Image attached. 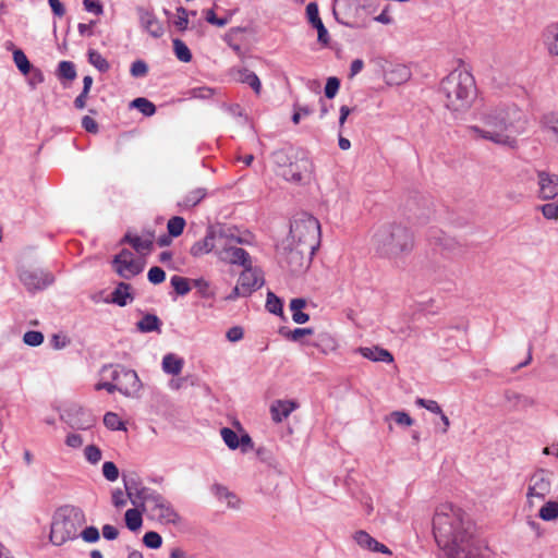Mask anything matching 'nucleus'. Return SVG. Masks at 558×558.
Listing matches in <instances>:
<instances>
[{
	"instance_id": "obj_1",
	"label": "nucleus",
	"mask_w": 558,
	"mask_h": 558,
	"mask_svg": "<svg viewBox=\"0 0 558 558\" xmlns=\"http://www.w3.org/2000/svg\"><path fill=\"white\" fill-rule=\"evenodd\" d=\"M319 244V221L303 213L294 217L289 235L277 246V251L281 263L296 274L308 268Z\"/></svg>"
},
{
	"instance_id": "obj_2",
	"label": "nucleus",
	"mask_w": 558,
	"mask_h": 558,
	"mask_svg": "<svg viewBox=\"0 0 558 558\" xmlns=\"http://www.w3.org/2000/svg\"><path fill=\"white\" fill-rule=\"evenodd\" d=\"M481 125H471L470 133L478 140L514 148L518 136L525 131V116L514 105L488 108L480 114Z\"/></svg>"
},
{
	"instance_id": "obj_3",
	"label": "nucleus",
	"mask_w": 558,
	"mask_h": 558,
	"mask_svg": "<svg viewBox=\"0 0 558 558\" xmlns=\"http://www.w3.org/2000/svg\"><path fill=\"white\" fill-rule=\"evenodd\" d=\"M433 533L446 556H457L475 538V526L462 508L452 504H441L435 510Z\"/></svg>"
},
{
	"instance_id": "obj_4",
	"label": "nucleus",
	"mask_w": 558,
	"mask_h": 558,
	"mask_svg": "<svg viewBox=\"0 0 558 558\" xmlns=\"http://www.w3.org/2000/svg\"><path fill=\"white\" fill-rule=\"evenodd\" d=\"M439 98L444 107L456 118L470 110L477 89L473 75L464 69H456L440 82Z\"/></svg>"
},
{
	"instance_id": "obj_5",
	"label": "nucleus",
	"mask_w": 558,
	"mask_h": 558,
	"mask_svg": "<svg viewBox=\"0 0 558 558\" xmlns=\"http://www.w3.org/2000/svg\"><path fill=\"white\" fill-rule=\"evenodd\" d=\"M371 243L378 255L398 262L414 248V234L403 223L385 222L375 228Z\"/></svg>"
},
{
	"instance_id": "obj_6",
	"label": "nucleus",
	"mask_w": 558,
	"mask_h": 558,
	"mask_svg": "<svg viewBox=\"0 0 558 558\" xmlns=\"http://www.w3.org/2000/svg\"><path fill=\"white\" fill-rule=\"evenodd\" d=\"M276 173L293 184L310 182L313 173V162L304 154H294L291 150L278 149L271 156Z\"/></svg>"
},
{
	"instance_id": "obj_7",
	"label": "nucleus",
	"mask_w": 558,
	"mask_h": 558,
	"mask_svg": "<svg viewBox=\"0 0 558 558\" xmlns=\"http://www.w3.org/2000/svg\"><path fill=\"white\" fill-rule=\"evenodd\" d=\"M84 523V513L78 508L64 506L59 508L51 521L49 539L54 546H61L75 539Z\"/></svg>"
},
{
	"instance_id": "obj_8",
	"label": "nucleus",
	"mask_w": 558,
	"mask_h": 558,
	"mask_svg": "<svg viewBox=\"0 0 558 558\" xmlns=\"http://www.w3.org/2000/svg\"><path fill=\"white\" fill-rule=\"evenodd\" d=\"M126 490L129 489L126 488ZM128 496L134 506H138L137 499L141 500L144 510L149 513L151 519L159 523L178 524L180 522V515L172 505L156 490L143 487L137 492L135 499L131 492H128Z\"/></svg>"
},
{
	"instance_id": "obj_9",
	"label": "nucleus",
	"mask_w": 558,
	"mask_h": 558,
	"mask_svg": "<svg viewBox=\"0 0 558 558\" xmlns=\"http://www.w3.org/2000/svg\"><path fill=\"white\" fill-rule=\"evenodd\" d=\"M241 243L242 240L235 228L222 226L220 238L217 242V257L228 264L247 265V259L251 257L245 250L239 247Z\"/></svg>"
},
{
	"instance_id": "obj_10",
	"label": "nucleus",
	"mask_w": 558,
	"mask_h": 558,
	"mask_svg": "<svg viewBox=\"0 0 558 558\" xmlns=\"http://www.w3.org/2000/svg\"><path fill=\"white\" fill-rule=\"evenodd\" d=\"M551 490V475L547 470L538 469L526 480V507L533 510L543 502Z\"/></svg>"
},
{
	"instance_id": "obj_11",
	"label": "nucleus",
	"mask_w": 558,
	"mask_h": 558,
	"mask_svg": "<svg viewBox=\"0 0 558 558\" xmlns=\"http://www.w3.org/2000/svg\"><path fill=\"white\" fill-rule=\"evenodd\" d=\"M107 373H109V378L117 383L118 391L125 397L136 396L142 388L141 380L135 371L128 369L120 365L113 368L112 366H104L100 371V375L106 377Z\"/></svg>"
},
{
	"instance_id": "obj_12",
	"label": "nucleus",
	"mask_w": 558,
	"mask_h": 558,
	"mask_svg": "<svg viewBox=\"0 0 558 558\" xmlns=\"http://www.w3.org/2000/svg\"><path fill=\"white\" fill-rule=\"evenodd\" d=\"M112 265L116 272L124 279H131L144 269V263L136 259L129 250H122L116 255Z\"/></svg>"
},
{
	"instance_id": "obj_13",
	"label": "nucleus",
	"mask_w": 558,
	"mask_h": 558,
	"mask_svg": "<svg viewBox=\"0 0 558 558\" xmlns=\"http://www.w3.org/2000/svg\"><path fill=\"white\" fill-rule=\"evenodd\" d=\"M19 278L29 292L44 290L53 282V276L44 269H23Z\"/></svg>"
},
{
	"instance_id": "obj_14",
	"label": "nucleus",
	"mask_w": 558,
	"mask_h": 558,
	"mask_svg": "<svg viewBox=\"0 0 558 558\" xmlns=\"http://www.w3.org/2000/svg\"><path fill=\"white\" fill-rule=\"evenodd\" d=\"M363 10L359 0H336L333 3V14L336 19L348 26L356 23Z\"/></svg>"
},
{
	"instance_id": "obj_15",
	"label": "nucleus",
	"mask_w": 558,
	"mask_h": 558,
	"mask_svg": "<svg viewBox=\"0 0 558 558\" xmlns=\"http://www.w3.org/2000/svg\"><path fill=\"white\" fill-rule=\"evenodd\" d=\"M243 271L240 274L238 282L243 287L244 293L252 294L264 284L263 272L258 267H253L251 258L247 265H241Z\"/></svg>"
},
{
	"instance_id": "obj_16",
	"label": "nucleus",
	"mask_w": 558,
	"mask_h": 558,
	"mask_svg": "<svg viewBox=\"0 0 558 558\" xmlns=\"http://www.w3.org/2000/svg\"><path fill=\"white\" fill-rule=\"evenodd\" d=\"M221 227L222 226L209 227L205 238L203 240L195 242L192 245L190 250L191 255H193L194 257H199L210 252L216 253L217 242L219 241L220 238Z\"/></svg>"
},
{
	"instance_id": "obj_17",
	"label": "nucleus",
	"mask_w": 558,
	"mask_h": 558,
	"mask_svg": "<svg viewBox=\"0 0 558 558\" xmlns=\"http://www.w3.org/2000/svg\"><path fill=\"white\" fill-rule=\"evenodd\" d=\"M502 399L509 412H523L535 405L533 398L512 389L505 390Z\"/></svg>"
},
{
	"instance_id": "obj_18",
	"label": "nucleus",
	"mask_w": 558,
	"mask_h": 558,
	"mask_svg": "<svg viewBox=\"0 0 558 558\" xmlns=\"http://www.w3.org/2000/svg\"><path fill=\"white\" fill-rule=\"evenodd\" d=\"M220 435H221L225 444L231 450H235V449L240 448L242 452H247L248 450L253 449V447H254L252 438L246 433H243L239 437L238 434L233 429H231L229 427H223L220 430Z\"/></svg>"
},
{
	"instance_id": "obj_19",
	"label": "nucleus",
	"mask_w": 558,
	"mask_h": 558,
	"mask_svg": "<svg viewBox=\"0 0 558 558\" xmlns=\"http://www.w3.org/2000/svg\"><path fill=\"white\" fill-rule=\"evenodd\" d=\"M539 197L553 199L558 195V175L546 171L537 172Z\"/></svg>"
},
{
	"instance_id": "obj_20",
	"label": "nucleus",
	"mask_w": 558,
	"mask_h": 558,
	"mask_svg": "<svg viewBox=\"0 0 558 558\" xmlns=\"http://www.w3.org/2000/svg\"><path fill=\"white\" fill-rule=\"evenodd\" d=\"M141 26L153 37L159 38L163 35V27L155 14L144 8L137 9Z\"/></svg>"
},
{
	"instance_id": "obj_21",
	"label": "nucleus",
	"mask_w": 558,
	"mask_h": 558,
	"mask_svg": "<svg viewBox=\"0 0 558 558\" xmlns=\"http://www.w3.org/2000/svg\"><path fill=\"white\" fill-rule=\"evenodd\" d=\"M121 243H129L140 254H148L153 248L154 233L145 232L142 235L133 234L132 232L125 233Z\"/></svg>"
},
{
	"instance_id": "obj_22",
	"label": "nucleus",
	"mask_w": 558,
	"mask_h": 558,
	"mask_svg": "<svg viewBox=\"0 0 558 558\" xmlns=\"http://www.w3.org/2000/svg\"><path fill=\"white\" fill-rule=\"evenodd\" d=\"M355 543L365 550L391 555V550L384 544L376 541L365 531H357L353 534Z\"/></svg>"
},
{
	"instance_id": "obj_23",
	"label": "nucleus",
	"mask_w": 558,
	"mask_h": 558,
	"mask_svg": "<svg viewBox=\"0 0 558 558\" xmlns=\"http://www.w3.org/2000/svg\"><path fill=\"white\" fill-rule=\"evenodd\" d=\"M298 403L292 400H275L270 405L271 418L275 423H281L295 409Z\"/></svg>"
},
{
	"instance_id": "obj_24",
	"label": "nucleus",
	"mask_w": 558,
	"mask_h": 558,
	"mask_svg": "<svg viewBox=\"0 0 558 558\" xmlns=\"http://www.w3.org/2000/svg\"><path fill=\"white\" fill-rule=\"evenodd\" d=\"M542 133L551 144H558V116L547 114L542 119Z\"/></svg>"
},
{
	"instance_id": "obj_25",
	"label": "nucleus",
	"mask_w": 558,
	"mask_h": 558,
	"mask_svg": "<svg viewBox=\"0 0 558 558\" xmlns=\"http://www.w3.org/2000/svg\"><path fill=\"white\" fill-rule=\"evenodd\" d=\"M359 351L363 357L374 361V362H385V363L393 362L392 354L388 350L379 348V347L360 348Z\"/></svg>"
},
{
	"instance_id": "obj_26",
	"label": "nucleus",
	"mask_w": 558,
	"mask_h": 558,
	"mask_svg": "<svg viewBox=\"0 0 558 558\" xmlns=\"http://www.w3.org/2000/svg\"><path fill=\"white\" fill-rule=\"evenodd\" d=\"M213 492H214L215 496L218 498V500L225 501L229 508H231V509L239 508V505H240L239 498L236 497L235 494L230 492L227 487L217 484L213 487Z\"/></svg>"
},
{
	"instance_id": "obj_27",
	"label": "nucleus",
	"mask_w": 558,
	"mask_h": 558,
	"mask_svg": "<svg viewBox=\"0 0 558 558\" xmlns=\"http://www.w3.org/2000/svg\"><path fill=\"white\" fill-rule=\"evenodd\" d=\"M544 44L551 56H558V24H551L545 29Z\"/></svg>"
},
{
	"instance_id": "obj_28",
	"label": "nucleus",
	"mask_w": 558,
	"mask_h": 558,
	"mask_svg": "<svg viewBox=\"0 0 558 558\" xmlns=\"http://www.w3.org/2000/svg\"><path fill=\"white\" fill-rule=\"evenodd\" d=\"M487 548H483L476 542V539H472L465 546V549L458 553L457 556H447L448 558H485V554Z\"/></svg>"
},
{
	"instance_id": "obj_29",
	"label": "nucleus",
	"mask_w": 558,
	"mask_h": 558,
	"mask_svg": "<svg viewBox=\"0 0 558 558\" xmlns=\"http://www.w3.org/2000/svg\"><path fill=\"white\" fill-rule=\"evenodd\" d=\"M183 365L184 361L172 353L165 355L162 359V369L170 375H179Z\"/></svg>"
},
{
	"instance_id": "obj_30",
	"label": "nucleus",
	"mask_w": 558,
	"mask_h": 558,
	"mask_svg": "<svg viewBox=\"0 0 558 558\" xmlns=\"http://www.w3.org/2000/svg\"><path fill=\"white\" fill-rule=\"evenodd\" d=\"M132 300L133 296L130 293V284L125 282H120L111 293V302L119 306H125L128 302Z\"/></svg>"
},
{
	"instance_id": "obj_31",
	"label": "nucleus",
	"mask_w": 558,
	"mask_h": 558,
	"mask_svg": "<svg viewBox=\"0 0 558 558\" xmlns=\"http://www.w3.org/2000/svg\"><path fill=\"white\" fill-rule=\"evenodd\" d=\"M305 305L306 301L304 299L298 298L291 300L290 310L292 312V319L294 323L304 324L310 319V316L302 312Z\"/></svg>"
},
{
	"instance_id": "obj_32",
	"label": "nucleus",
	"mask_w": 558,
	"mask_h": 558,
	"mask_svg": "<svg viewBox=\"0 0 558 558\" xmlns=\"http://www.w3.org/2000/svg\"><path fill=\"white\" fill-rule=\"evenodd\" d=\"M236 80L241 83H244V84H247L248 86L252 87V89L257 94L259 95L260 94V90H262V84H260V81L258 78V76L254 73V72H251L246 69H243V70H239L238 71V77Z\"/></svg>"
},
{
	"instance_id": "obj_33",
	"label": "nucleus",
	"mask_w": 558,
	"mask_h": 558,
	"mask_svg": "<svg viewBox=\"0 0 558 558\" xmlns=\"http://www.w3.org/2000/svg\"><path fill=\"white\" fill-rule=\"evenodd\" d=\"M160 320L156 315L146 314L137 324V329L142 332L160 331Z\"/></svg>"
},
{
	"instance_id": "obj_34",
	"label": "nucleus",
	"mask_w": 558,
	"mask_h": 558,
	"mask_svg": "<svg viewBox=\"0 0 558 558\" xmlns=\"http://www.w3.org/2000/svg\"><path fill=\"white\" fill-rule=\"evenodd\" d=\"M82 417L72 416L69 418V424L72 428L78 430H87L95 425V418L89 414L82 412Z\"/></svg>"
},
{
	"instance_id": "obj_35",
	"label": "nucleus",
	"mask_w": 558,
	"mask_h": 558,
	"mask_svg": "<svg viewBox=\"0 0 558 558\" xmlns=\"http://www.w3.org/2000/svg\"><path fill=\"white\" fill-rule=\"evenodd\" d=\"M206 196V190L203 187H196L190 191L183 199L179 203L184 207H194Z\"/></svg>"
},
{
	"instance_id": "obj_36",
	"label": "nucleus",
	"mask_w": 558,
	"mask_h": 558,
	"mask_svg": "<svg viewBox=\"0 0 558 558\" xmlns=\"http://www.w3.org/2000/svg\"><path fill=\"white\" fill-rule=\"evenodd\" d=\"M130 107L136 108L145 117H151L156 112V106L150 100L144 97H138L132 100Z\"/></svg>"
},
{
	"instance_id": "obj_37",
	"label": "nucleus",
	"mask_w": 558,
	"mask_h": 558,
	"mask_svg": "<svg viewBox=\"0 0 558 558\" xmlns=\"http://www.w3.org/2000/svg\"><path fill=\"white\" fill-rule=\"evenodd\" d=\"M538 517L544 521H553L558 518V502L547 501L538 511Z\"/></svg>"
},
{
	"instance_id": "obj_38",
	"label": "nucleus",
	"mask_w": 558,
	"mask_h": 558,
	"mask_svg": "<svg viewBox=\"0 0 558 558\" xmlns=\"http://www.w3.org/2000/svg\"><path fill=\"white\" fill-rule=\"evenodd\" d=\"M124 518L125 524L131 531H137L143 524L142 514L137 509L126 510Z\"/></svg>"
},
{
	"instance_id": "obj_39",
	"label": "nucleus",
	"mask_w": 558,
	"mask_h": 558,
	"mask_svg": "<svg viewBox=\"0 0 558 558\" xmlns=\"http://www.w3.org/2000/svg\"><path fill=\"white\" fill-rule=\"evenodd\" d=\"M104 424L111 430H126L124 422L119 417L117 413L108 412L104 416Z\"/></svg>"
},
{
	"instance_id": "obj_40",
	"label": "nucleus",
	"mask_w": 558,
	"mask_h": 558,
	"mask_svg": "<svg viewBox=\"0 0 558 558\" xmlns=\"http://www.w3.org/2000/svg\"><path fill=\"white\" fill-rule=\"evenodd\" d=\"M13 60L17 69L21 71L22 74H27L32 70V64L28 61L26 54L21 50L16 49L13 52Z\"/></svg>"
},
{
	"instance_id": "obj_41",
	"label": "nucleus",
	"mask_w": 558,
	"mask_h": 558,
	"mask_svg": "<svg viewBox=\"0 0 558 558\" xmlns=\"http://www.w3.org/2000/svg\"><path fill=\"white\" fill-rule=\"evenodd\" d=\"M88 61L100 72H107L110 68L109 62L96 50L88 52Z\"/></svg>"
},
{
	"instance_id": "obj_42",
	"label": "nucleus",
	"mask_w": 558,
	"mask_h": 558,
	"mask_svg": "<svg viewBox=\"0 0 558 558\" xmlns=\"http://www.w3.org/2000/svg\"><path fill=\"white\" fill-rule=\"evenodd\" d=\"M173 48L177 58L182 62H190L192 59V53L189 47L180 39L173 40Z\"/></svg>"
},
{
	"instance_id": "obj_43",
	"label": "nucleus",
	"mask_w": 558,
	"mask_h": 558,
	"mask_svg": "<svg viewBox=\"0 0 558 558\" xmlns=\"http://www.w3.org/2000/svg\"><path fill=\"white\" fill-rule=\"evenodd\" d=\"M185 227V220L182 217L174 216L169 219L167 228L171 236H179L182 234Z\"/></svg>"
},
{
	"instance_id": "obj_44",
	"label": "nucleus",
	"mask_w": 558,
	"mask_h": 558,
	"mask_svg": "<svg viewBox=\"0 0 558 558\" xmlns=\"http://www.w3.org/2000/svg\"><path fill=\"white\" fill-rule=\"evenodd\" d=\"M58 76L70 81L74 80L76 77L74 64L71 61H61L58 66Z\"/></svg>"
},
{
	"instance_id": "obj_45",
	"label": "nucleus",
	"mask_w": 558,
	"mask_h": 558,
	"mask_svg": "<svg viewBox=\"0 0 558 558\" xmlns=\"http://www.w3.org/2000/svg\"><path fill=\"white\" fill-rule=\"evenodd\" d=\"M84 457L90 464H97L102 458V452L96 445H88L84 449Z\"/></svg>"
},
{
	"instance_id": "obj_46",
	"label": "nucleus",
	"mask_w": 558,
	"mask_h": 558,
	"mask_svg": "<svg viewBox=\"0 0 558 558\" xmlns=\"http://www.w3.org/2000/svg\"><path fill=\"white\" fill-rule=\"evenodd\" d=\"M171 286L174 288L175 292L180 295H185L191 290L189 280L186 278H183L180 276H173L171 278Z\"/></svg>"
},
{
	"instance_id": "obj_47",
	"label": "nucleus",
	"mask_w": 558,
	"mask_h": 558,
	"mask_svg": "<svg viewBox=\"0 0 558 558\" xmlns=\"http://www.w3.org/2000/svg\"><path fill=\"white\" fill-rule=\"evenodd\" d=\"M415 404L426 409L427 411L440 415L442 413V410L437 401L424 399V398H417L415 400Z\"/></svg>"
},
{
	"instance_id": "obj_48",
	"label": "nucleus",
	"mask_w": 558,
	"mask_h": 558,
	"mask_svg": "<svg viewBox=\"0 0 558 558\" xmlns=\"http://www.w3.org/2000/svg\"><path fill=\"white\" fill-rule=\"evenodd\" d=\"M266 307L272 314L278 315L282 313V302L272 292L267 294Z\"/></svg>"
},
{
	"instance_id": "obj_49",
	"label": "nucleus",
	"mask_w": 558,
	"mask_h": 558,
	"mask_svg": "<svg viewBox=\"0 0 558 558\" xmlns=\"http://www.w3.org/2000/svg\"><path fill=\"white\" fill-rule=\"evenodd\" d=\"M143 543L148 548L157 549L161 546L162 538L157 532L150 531L144 535Z\"/></svg>"
},
{
	"instance_id": "obj_50",
	"label": "nucleus",
	"mask_w": 558,
	"mask_h": 558,
	"mask_svg": "<svg viewBox=\"0 0 558 558\" xmlns=\"http://www.w3.org/2000/svg\"><path fill=\"white\" fill-rule=\"evenodd\" d=\"M23 341L31 347H37L43 343L44 335L40 331L31 330L24 333Z\"/></svg>"
},
{
	"instance_id": "obj_51",
	"label": "nucleus",
	"mask_w": 558,
	"mask_h": 558,
	"mask_svg": "<svg viewBox=\"0 0 558 558\" xmlns=\"http://www.w3.org/2000/svg\"><path fill=\"white\" fill-rule=\"evenodd\" d=\"M102 474L106 480L114 482L119 477V470L113 462L107 461L102 464Z\"/></svg>"
},
{
	"instance_id": "obj_52",
	"label": "nucleus",
	"mask_w": 558,
	"mask_h": 558,
	"mask_svg": "<svg viewBox=\"0 0 558 558\" xmlns=\"http://www.w3.org/2000/svg\"><path fill=\"white\" fill-rule=\"evenodd\" d=\"M339 87H340L339 78H337L335 76L328 77L326 86H325V96L329 99H332L337 95Z\"/></svg>"
},
{
	"instance_id": "obj_53",
	"label": "nucleus",
	"mask_w": 558,
	"mask_h": 558,
	"mask_svg": "<svg viewBox=\"0 0 558 558\" xmlns=\"http://www.w3.org/2000/svg\"><path fill=\"white\" fill-rule=\"evenodd\" d=\"M187 11L184 8L180 7L177 9L175 20L173 21V23L180 31H184L187 27Z\"/></svg>"
},
{
	"instance_id": "obj_54",
	"label": "nucleus",
	"mask_w": 558,
	"mask_h": 558,
	"mask_svg": "<svg viewBox=\"0 0 558 558\" xmlns=\"http://www.w3.org/2000/svg\"><path fill=\"white\" fill-rule=\"evenodd\" d=\"M148 280L153 284H159L165 281L166 272L160 267H151L147 274Z\"/></svg>"
},
{
	"instance_id": "obj_55",
	"label": "nucleus",
	"mask_w": 558,
	"mask_h": 558,
	"mask_svg": "<svg viewBox=\"0 0 558 558\" xmlns=\"http://www.w3.org/2000/svg\"><path fill=\"white\" fill-rule=\"evenodd\" d=\"M130 72L134 77H142L147 74L148 66L143 60H136L132 63Z\"/></svg>"
},
{
	"instance_id": "obj_56",
	"label": "nucleus",
	"mask_w": 558,
	"mask_h": 558,
	"mask_svg": "<svg viewBox=\"0 0 558 558\" xmlns=\"http://www.w3.org/2000/svg\"><path fill=\"white\" fill-rule=\"evenodd\" d=\"M317 348H320L324 353H327L328 350L336 349V341L332 337L328 335H322L319 341L315 344Z\"/></svg>"
},
{
	"instance_id": "obj_57",
	"label": "nucleus",
	"mask_w": 558,
	"mask_h": 558,
	"mask_svg": "<svg viewBox=\"0 0 558 558\" xmlns=\"http://www.w3.org/2000/svg\"><path fill=\"white\" fill-rule=\"evenodd\" d=\"M81 536L82 538L86 542V543H95L99 539L100 535H99V531L97 527L95 526H88V527H85L82 533H81Z\"/></svg>"
},
{
	"instance_id": "obj_58",
	"label": "nucleus",
	"mask_w": 558,
	"mask_h": 558,
	"mask_svg": "<svg viewBox=\"0 0 558 558\" xmlns=\"http://www.w3.org/2000/svg\"><path fill=\"white\" fill-rule=\"evenodd\" d=\"M83 5L86 11L96 15H101L104 13V7L99 0H83Z\"/></svg>"
},
{
	"instance_id": "obj_59",
	"label": "nucleus",
	"mask_w": 558,
	"mask_h": 558,
	"mask_svg": "<svg viewBox=\"0 0 558 558\" xmlns=\"http://www.w3.org/2000/svg\"><path fill=\"white\" fill-rule=\"evenodd\" d=\"M246 31L244 27H233L229 29V32L225 35V40L227 44L230 43H239L241 41L242 34Z\"/></svg>"
},
{
	"instance_id": "obj_60",
	"label": "nucleus",
	"mask_w": 558,
	"mask_h": 558,
	"mask_svg": "<svg viewBox=\"0 0 558 558\" xmlns=\"http://www.w3.org/2000/svg\"><path fill=\"white\" fill-rule=\"evenodd\" d=\"M390 416L395 420V422L399 425L411 426L413 425V420L411 416L402 411H395L390 414Z\"/></svg>"
},
{
	"instance_id": "obj_61",
	"label": "nucleus",
	"mask_w": 558,
	"mask_h": 558,
	"mask_svg": "<svg viewBox=\"0 0 558 558\" xmlns=\"http://www.w3.org/2000/svg\"><path fill=\"white\" fill-rule=\"evenodd\" d=\"M64 442L70 448L78 449L83 446L84 439L80 434L70 433L66 435Z\"/></svg>"
},
{
	"instance_id": "obj_62",
	"label": "nucleus",
	"mask_w": 558,
	"mask_h": 558,
	"mask_svg": "<svg viewBox=\"0 0 558 558\" xmlns=\"http://www.w3.org/2000/svg\"><path fill=\"white\" fill-rule=\"evenodd\" d=\"M541 210L546 219H558V205L548 203L541 207Z\"/></svg>"
},
{
	"instance_id": "obj_63",
	"label": "nucleus",
	"mask_w": 558,
	"mask_h": 558,
	"mask_svg": "<svg viewBox=\"0 0 558 558\" xmlns=\"http://www.w3.org/2000/svg\"><path fill=\"white\" fill-rule=\"evenodd\" d=\"M205 19L209 24H213V25H216L219 27L227 25L229 22V20L226 17L219 19L218 16H216L214 10H211V9H209L205 12Z\"/></svg>"
},
{
	"instance_id": "obj_64",
	"label": "nucleus",
	"mask_w": 558,
	"mask_h": 558,
	"mask_svg": "<svg viewBox=\"0 0 558 558\" xmlns=\"http://www.w3.org/2000/svg\"><path fill=\"white\" fill-rule=\"evenodd\" d=\"M243 336H244V331H243V328L240 326L231 327L230 329H228V331L226 333V338L230 342H238L243 339Z\"/></svg>"
}]
</instances>
